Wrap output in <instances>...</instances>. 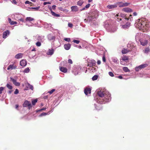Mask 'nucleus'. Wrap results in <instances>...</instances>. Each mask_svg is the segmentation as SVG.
<instances>
[{
    "label": "nucleus",
    "mask_w": 150,
    "mask_h": 150,
    "mask_svg": "<svg viewBox=\"0 0 150 150\" xmlns=\"http://www.w3.org/2000/svg\"><path fill=\"white\" fill-rule=\"evenodd\" d=\"M149 25L148 22L145 21L144 20L142 19L139 20L138 23V28L140 30H142L143 32L144 30L147 31L149 28Z\"/></svg>",
    "instance_id": "f257e3e1"
},
{
    "label": "nucleus",
    "mask_w": 150,
    "mask_h": 150,
    "mask_svg": "<svg viewBox=\"0 0 150 150\" xmlns=\"http://www.w3.org/2000/svg\"><path fill=\"white\" fill-rule=\"evenodd\" d=\"M110 94L108 92H106L102 99H100L97 102L99 104H102L108 102L111 100Z\"/></svg>",
    "instance_id": "f03ea898"
},
{
    "label": "nucleus",
    "mask_w": 150,
    "mask_h": 150,
    "mask_svg": "<svg viewBox=\"0 0 150 150\" xmlns=\"http://www.w3.org/2000/svg\"><path fill=\"white\" fill-rule=\"evenodd\" d=\"M129 58L128 57L126 56H124L123 57L122 59L120 60V64L123 65H125L126 64L125 62H127V61L128 60Z\"/></svg>",
    "instance_id": "7ed1b4c3"
},
{
    "label": "nucleus",
    "mask_w": 150,
    "mask_h": 150,
    "mask_svg": "<svg viewBox=\"0 0 150 150\" xmlns=\"http://www.w3.org/2000/svg\"><path fill=\"white\" fill-rule=\"evenodd\" d=\"M105 93L106 92H105V91H98L97 93L99 97L97 98V101H98V100H99L100 99L103 98Z\"/></svg>",
    "instance_id": "20e7f679"
},
{
    "label": "nucleus",
    "mask_w": 150,
    "mask_h": 150,
    "mask_svg": "<svg viewBox=\"0 0 150 150\" xmlns=\"http://www.w3.org/2000/svg\"><path fill=\"white\" fill-rule=\"evenodd\" d=\"M148 66V64H141L138 67H136L135 68V70L137 71H138L139 70L146 67Z\"/></svg>",
    "instance_id": "39448f33"
},
{
    "label": "nucleus",
    "mask_w": 150,
    "mask_h": 150,
    "mask_svg": "<svg viewBox=\"0 0 150 150\" xmlns=\"http://www.w3.org/2000/svg\"><path fill=\"white\" fill-rule=\"evenodd\" d=\"M23 105L24 107H28L29 109H30L32 107L31 103L27 100H26L24 102Z\"/></svg>",
    "instance_id": "423d86ee"
},
{
    "label": "nucleus",
    "mask_w": 150,
    "mask_h": 150,
    "mask_svg": "<svg viewBox=\"0 0 150 150\" xmlns=\"http://www.w3.org/2000/svg\"><path fill=\"white\" fill-rule=\"evenodd\" d=\"M117 4L119 5V7H122L128 6L130 4L127 2L123 3L122 2H118Z\"/></svg>",
    "instance_id": "0eeeda50"
},
{
    "label": "nucleus",
    "mask_w": 150,
    "mask_h": 150,
    "mask_svg": "<svg viewBox=\"0 0 150 150\" xmlns=\"http://www.w3.org/2000/svg\"><path fill=\"white\" fill-rule=\"evenodd\" d=\"M101 104H95V108L98 111H99L102 110L103 107Z\"/></svg>",
    "instance_id": "6e6552de"
},
{
    "label": "nucleus",
    "mask_w": 150,
    "mask_h": 150,
    "mask_svg": "<svg viewBox=\"0 0 150 150\" xmlns=\"http://www.w3.org/2000/svg\"><path fill=\"white\" fill-rule=\"evenodd\" d=\"M11 80L12 81L13 84H14L16 86H19L20 85V83L19 82H17L16 80L13 79L12 78H10Z\"/></svg>",
    "instance_id": "1a4fd4ad"
},
{
    "label": "nucleus",
    "mask_w": 150,
    "mask_h": 150,
    "mask_svg": "<svg viewBox=\"0 0 150 150\" xmlns=\"http://www.w3.org/2000/svg\"><path fill=\"white\" fill-rule=\"evenodd\" d=\"M91 89L89 88H86L84 91V93L86 95H88V94L91 93Z\"/></svg>",
    "instance_id": "9d476101"
},
{
    "label": "nucleus",
    "mask_w": 150,
    "mask_h": 150,
    "mask_svg": "<svg viewBox=\"0 0 150 150\" xmlns=\"http://www.w3.org/2000/svg\"><path fill=\"white\" fill-rule=\"evenodd\" d=\"M72 11L76 12L78 11V8L77 6H73L71 7Z\"/></svg>",
    "instance_id": "9b49d317"
},
{
    "label": "nucleus",
    "mask_w": 150,
    "mask_h": 150,
    "mask_svg": "<svg viewBox=\"0 0 150 150\" xmlns=\"http://www.w3.org/2000/svg\"><path fill=\"white\" fill-rule=\"evenodd\" d=\"M26 64V62L25 60H22L20 62V64L22 66H25Z\"/></svg>",
    "instance_id": "f8f14e48"
},
{
    "label": "nucleus",
    "mask_w": 150,
    "mask_h": 150,
    "mask_svg": "<svg viewBox=\"0 0 150 150\" xmlns=\"http://www.w3.org/2000/svg\"><path fill=\"white\" fill-rule=\"evenodd\" d=\"M71 47V44H70L69 43L65 44L64 45V48L66 50H69L70 49Z\"/></svg>",
    "instance_id": "ddd939ff"
},
{
    "label": "nucleus",
    "mask_w": 150,
    "mask_h": 150,
    "mask_svg": "<svg viewBox=\"0 0 150 150\" xmlns=\"http://www.w3.org/2000/svg\"><path fill=\"white\" fill-rule=\"evenodd\" d=\"M17 68V66H14L13 64L10 65L7 68V70H8L10 69H15Z\"/></svg>",
    "instance_id": "4468645a"
},
{
    "label": "nucleus",
    "mask_w": 150,
    "mask_h": 150,
    "mask_svg": "<svg viewBox=\"0 0 150 150\" xmlns=\"http://www.w3.org/2000/svg\"><path fill=\"white\" fill-rule=\"evenodd\" d=\"M23 56V54L22 53H19L16 54L15 56V58L18 59L21 58Z\"/></svg>",
    "instance_id": "2eb2a0df"
},
{
    "label": "nucleus",
    "mask_w": 150,
    "mask_h": 150,
    "mask_svg": "<svg viewBox=\"0 0 150 150\" xmlns=\"http://www.w3.org/2000/svg\"><path fill=\"white\" fill-rule=\"evenodd\" d=\"M122 11L126 12H131L132 11V10L128 8H125L122 9Z\"/></svg>",
    "instance_id": "dca6fc26"
},
{
    "label": "nucleus",
    "mask_w": 150,
    "mask_h": 150,
    "mask_svg": "<svg viewBox=\"0 0 150 150\" xmlns=\"http://www.w3.org/2000/svg\"><path fill=\"white\" fill-rule=\"evenodd\" d=\"M9 32L8 30H7L3 32V38H6V37L7 34H8Z\"/></svg>",
    "instance_id": "f3484780"
},
{
    "label": "nucleus",
    "mask_w": 150,
    "mask_h": 150,
    "mask_svg": "<svg viewBox=\"0 0 150 150\" xmlns=\"http://www.w3.org/2000/svg\"><path fill=\"white\" fill-rule=\"evenodd\" d=\"M141 44L143 46H145L148 43V41L147 40H142L140 41Z\"/></svg>",
    "instance_id": "a211bd4d"
},
{
    "label": "nucleus",
    "mask_w": 150,
    "mask_h": 150,
    "mask_svg": "<svg viewBox=\"0 0 150 150\" xmlns=\"http://www.w3.org/2000/svg\"><path fill=\"white\" fill-rule=\"evenodd\" d=\"M8 20L9 23L11 25L16 24L17 23V22L16 21H12L11 19L10 18H8Z\"/></svg>",
    "instance_id": "6ab92c4d"
},
{
    "label": "nucleus",
    "mask_w": 150,
    "mask_h": 150,
    "mask_svg": "<svg viewBox=\"0 0 150 150\" xmlns=\"http://www.w3.org/2000/svg\"><path fill=\"white\" fill-rule=\"evenodd\" d=\"M131 51V50H127L124 48L122 50V53L123 54H125Z\"/></svg>",
    "instance_id": "aec40b11"
},
{
    "label": "nucleus",
    "mask_w": 150,
    "mask_h": 150,
    "mask_svg": "<svg viewBox=\"0 0 150 150\" xmlns=\"http://www.w3.org/2000/svg\"><path fill=\"white\" fill-rule=\"evenodd\" d=\"M26 87L30 89L33 90V86L28 83H27L26 85Z\"/></svg>",
    "instance_id": "412c9836"
},
{
    "label": "nucleus",
    "mask_w": 150,
    "mask_h": 150,
    "mask_svg": "<svg viewBox=\"0 0 150 150\" xmlns=\"http://www.w3.org/2000/svg\"><path fill=\"white\" fill-rule=\"evenodd\" d=\"M54 52V50L53 49H49L47 54L48 55H52L53 54Z\"/></svg>",
    "instance_id": "4be33fe9"
},
{
    "label": "nucleus",
    "mask_w": 150,
    "mask_h": 150,
    "mask_svg": "<svg viewBox=\"0 0 150 150\" xmlns=\"http://www.w3.org/2000/svg\"><path fill=\"white\" fill-rule=\"evenodd\" d=\"M122 28L124 29H127L129 27L130 23H126V24L122 25Z\"/></svg>",
    "instance_id": "5701e85b"
},
{
    "label": "nucleus",
    "mask_w": 150,
    "mask_h": 150,
    "mask_svg": "<svg viewBox=\"0 0 150 150\" xmlns=\"http://www.w3.org/2000/svg\"><path fill=\"white\" fill-rule=\"evenodd\" d=\"M60 70L61 71L64 73H66L67 71V68L62 67H60Z\"/></svg>",
    "instance_id": "b1692460"
},
{
    "label": "nucleus",
    "mask_w": 150,
    "mask_h": 150,
    "mask_svg": "<svg viewBox=\"0 0 150 150\" xmlns=\"http://www.w3.org/2000/svg\"><path fill=\"white\" fill-rule=\"evenodd\" d=\"M108 8H109V9H111V8H115L117 7V6L115 5H108L107 6Z\"/></svg>",
    "instance_id": "393cba45"
},
{
    "label": "nucleus",
    "mask_w": 150,
    "mask_h": 150,
    "mask_svg": "<svg viewBox=\"0 0 150 150\" xmlns=\"http://www.w3.org/2000/svg\"><path fill=\"white\" fill-rule=\"evenodd\" d=\"M51 13L52 16L55 17H59L60 16V15L59 14L56 13L55 12L53 11H51Z\"/></svg>",
    "instance_id": "a878e982"
},
{
    "label": "nucleus",
    "mask_w": 150,
    "mask_h": 150,
    "mask_svg": "<svg viewBox=\"0 0 150 150\" xmlns=\"http://www.w3.org/2000/svg\"><path fill=\"white\" fill-rule=\"evenodd\" d=\"M34 20L33 18H31L30 17H27L25 19V20L26 21H32Z\"/></svg>",
    "instance_id": "bb28decb"
},
{
    "label": "nucleus",
    "mask_w": 150,
    "mask_h": 150,
    "mask_svg": "<svg viewBox=\"0 0 150 150\" xmlns=\"http://www.w3.org/2000/svg\"><path fill=\"white\" fill-rule=\"evenodd\" d=\"M123 70L125 72H129L130 70L127 67H124L123 68Z\"/></svg>",
    "instance_id": "cd10ccee"
},
{
    "label": "nucleus",
    "mask_w": 150,
    "mask_h": 150,
    "mask_svg": "<svg viewBox=\"0 0 150 150\" xmlns=\"http://www.w3.org/2000/svg\"><path fill=\"white\" fill-rule=\"evenodd\" d=\"M83 3V1L82 0H79L77 2V4L80 6H81Z\"/></svg>",
    "instance_id": "c85d7f7f"
},
{
    "label": "nucleus",
    "mask_w": 150,
    "mask_h": 150,
    "mask_svg": "<svg viewBox=\"0 0 150 150\" xmlns=\"http://www.w3.org/2000/svg\"><path fill=\"white\" fill-rule=\"evenodd\" d=\"M6 86L9 89H12L13 88L12 86L10 84L7 83L6 85Z\"/></svg>",
    "instance_id": "c756f323"
},
{
    "label": "nucleus",
    "mask_w": 150,
    "mask_h": 150,
    "mask_svg": "<svg viewBox=\"0 0 150 150\" xmlns=\"http://www.w3.org/2000/svg\"><path fill=\"white\" fill-rule=\"evenodd\" d=\"M98 75H96L93 76L92 78V79L93 81H95L97 80L98 78Z\"/></svg>",
    "instance_id": "7c9ffc66"
},
{
    "label": "nucleus",
    "mask_w": 150,
    "mask_h": 150,
    "mask_svg": "<svg viewBox=\"0 0 150 150\" xmlns=\"http://www.w3.org/2000/svg\"><path fill=\"white\" fill-rule=\"evenodd\" d=\"M38 100L37 99L33 100H32V104L33 105H35L36 103L37 102Z\"/></svg>",
    "instance_id": "2f4dec72"
},
{
    "label": "nucleus",
    "mask_w": 150,
    "mask_h": 150,
    "mask_svg": "<svg viewBox=\"0 0 150 150\" xmlns=\"http://www.w3.org/2000/svg\"><path fill=\"white\" fill-rule=\"evenodd\" d=\"M58 9L59 10H60L62 11L63 12L64 11H68V10L66 9H64L63 8L61 7H59L58 8Z\"/></svg>",
    "instance_id": "473e14b6"
},
{
    "label": "nucleus",
    "mask_w": 150,
    "mask_h": 150,
    "mask_svg": "<svg viewBox=\"0 0 150 150\" xmlns=\"http://www.w3.org/2000/svg\"><path fill=\"white\" fill-rule=\"evenodd\" d=\"M30 69L28 67L25 69L23 71V72L27 73H28L30 71Z\"/></svg>",
    "instance_id": "72a5a7b5"
},
{
    "label": "nucleus",
    "mask_w": 150,
    "mask_h": 150,
    "mask_svg": "<svg viewBox=\"0 0 150 150\" xmlns=\"http://www.w3.org/2000/svg\"><path fill=\"white\" fill-rule=\"evenodd\" d=\"M112 61L114 62L117 63L118 62V60L116 58H115L112 59Z\"/></svg>",
    "instance_id": "f704fd0d"
},
{
    "label": "nucleus",
    "mask_w": 150,
    "mask_h": 150,
    "mask_svg": "<svg viewBox=\"0 0 150 150\" xmlns=\"http://www.w3.org/2000/svg\"><path fill=\"white\" fill-rule=\"evenodd\" d=\"M90 64L92 66H95L96 65V62L94 60L92 61L91 63Z\"/></svg>",
    "instance_id": "c9c22d12"
},
{
    "label": "nucleus",
    "mask_w": 150,
    "mask_h": 150,
    "mask_svg": "<svg viewBox=\"0 0 150 150\" xmlns=\"http://www.w3.org/2000/svg\"><path fill=\"white\" fill-rule=\"evenodd\" d=\"M64 40L66 41H67L68 42H70V41H71V40L70 38H64Z\"/></svg>",
    "instance_id": "e433bc0d"
},
{
    "label": "nucleus",
    "mask_w": 150,
    "mask_h": 150,
    "mask_svg": "<svg viewBox=\"0 0 150 150\" xmlns=\"http://www.w3.org/2000/svg\"><path fill=\"white\" fill-rule=\"evenodd\" d=\"M73 42L74 43H76L77 44H78L79 43V42H80V41L79 40H73Z\"/></svg>",
    "instance_id": "4c0bfd02"
},
{
    "label": "nucleus",
    "mask_w": 150,
    "mask_h": 150,
    "mask_svg": "<svg viewBox=\"0 0 150 150\" xmlns=\"http://www.w3.org/2000/svg\"><path fill=\"white\" fill-rule=\"evenodd\" d=\"M55 89H52L50 91H49L48 92V93H49L51 94L53 93V92L55 91Z\"/></svg>",
    "instance_id": "58836bf2"
},
{
    "label": "nucleus",
    "mask_w": 150,
    "mask_h": 150,
    "mask_svg": "<svg viewBox=\"0 0 150 150\" xmlns=\"http://www.w3.org/2000/svg\"><path fill=\"white\" fill-rule=\"evenodd\" d=\"M109 74L110 76L111 77H113L114 76V75L113 73L112 72L110 71L108 73Z\"/></svg>",
    "instance_id": "ea45409f"
},
{
    "label": "nucleus",
    "mask_w": 150,
    "mask_h": 150,
    "mask_svg": "<svg viewBox=\"0 0 150 150\" xmlns=\"http://www.w3.org/2000/svg\"><path fill=\"white\" fill-rule=\"evenodd\" d=\"M36 45H37V46H38V47H40L41 45V43L39 42H36Z\"/></svg>",
    "instance_id": "a19ab883"
},
{
    "label": "nucleus",
    "mask_w": 150,
    "mask_h": 150,
    "mask_svg": "<svg viewBox=\"0 0 150 150\" xmlns=\"http://www.w3.org/2000/svg\"><path fill=\"white\" fill-rule=\"evenodd\" d=\"M4 89V88L3 87H0V94L2 93V91Z\"/></svg>",
    "instance_id": "79ce46f5"
},
{
    "label": "nucleus",
    "mask_w": 150,
    "mask_h": 150,
    "mask_svg": "<svg viewBox=\"0 0 150 150\" xmlns=\"http://www.w3.org/2000/svg\"><path fill=\"white\" fill-rule=\"evenodd\" d=\"M19 93L18 90L17 89H16L14 92V93L15 94H17Z\"/></svg>",
    "instance_id": "37998d69"
},
{
    "label": "nucleus",
    "mask_w": 150,
    "mask_h": 150,
    "mask_svg": "<svg viewBox=\"0 0 150 150\" xmlns=\"http://www.w3.org/2000/svg\"><path fill=\"white\" fill-rule=\"evenodd\" d=\"M40 8V6H38V7H32L31 8L32 9H35V10H38V9Z\"/></svg>",
    "instance_id": "c03bdc74"
},
{
    "label": "nucleus",
    "mask_w": 150,
    "mask_h": 150,
    "mask_svg": "<svg viewBox=\"0 0 150 150\" xmlns=\"http://www.w3.org/2000/svg\"><path fill=\"white\" fill-rule=\"evenodd\" d=\"M149 51V49L148 48H146L145 50V53H147Z\"/></svg>",
    "instance_id": "a18cd8bd"
},
{
    "label": "nucleus",
    "mask_w": 150,
    "mask_h": 150,
    "mask_svg": "<svg viewBox=\"0 0 150 150\" xmlns=\"http://www.w3.org/2000/svg\"><path fill=\"white\" fill-rule=\"evenodd\" d=\"M51 4V2H44L43 5H46L47 4Z\"/></svg>",
    "instance_id": "49530a36"
},
{
    "label": "nucleus",
    "mask_w": 150,
    "mask_h": 150,
    "mask_svg": "<svg viewBox=\"0 0 150 150\" xmlns=\"http://www.w3.org/2000/svg\"><path fill=\"white\" fill-rule=\"evenodd\" d=\"M92 17L91 16H89L88 18V20H89V21H92Z\"/></svg>",
    "instance_id": "de8ad7c7"
},
{
    "label": "nucleus",
    "mask_w": 150,
    "mask_h": 150,
    "mask_svg": "<svg viewBox=\"0 0 150 150\" xmlns=\"http://www.w3.org/2000/svg\"><path fill=\"white\" fill-rule=\"evenodd\" d=\"M90 6V4H87L85 6V7L86 8V9H87Z\"/></svg>",
    "instance_id": "09e8293b"
},
{
    "label": "nucleus",
    "mask_w": 150,
    "mask_h": 150,
    "mask_svg": "<svg viewBox=\"0 0 150 150\" xmlns=\"http://www.w3.org/2000/svg\"><path fill=\"white\" fill-rule=\"evenodd\" d=\"M47 115V113L45 112H42L40 115V116H42L45 115Z\"/></svg>",
    "instance_id": "8fccbe9b"
},
{
    "label": "nucleus",
    "mask_w": 150,
    "mask_h": 150,
    "mask_svg": "<svg viewBox=\"0 0 150 150\" xmlns=\"http://www.w3.org/2000/svg\"><path fill=\"white\" fill-rule=\"evenodd\" d=\"M68 63L70 64H72V60L71 59H69L68 60Z\"/></svg>",
    "instance_id": "3c124183"
},
{
    "label": "nucleus",
    "mask_w": 150,
    "mask_h": 150,
    "mask_svg": "<svg viewBox=\"0 0 150 150\" xmlns=\"http://www.w3.org/2000/svg\"><path fill=\"white\" fill-rule=\"evenodd\" d=\"M68 25L69 27H71V28H72L73 26V25L71 23H69L68 24Z\"/></svg>",
    "instance_id": "603ef678"
},
{
    "label": "nucleus",
    "mask_w": 150,
    "mask_h": 150,
    "mask_svg": "<svg viewBox=\"0 0 150 150\" xmlns=\"http://www.w3.org/2000/svg\"><path fill=\"white\" fill-rule=\"evenodd\" d=\"M103 61V62H105L106 61V59L105 57L104 56L102 58Z\"/></svg>",
    "instance_id": "864d4df0"
},
{
    "label": "nucleus",
    "mask_w": 150,
    "mask_h": 150,
    "mask_svg": "<svg viewBox=\"0 0 150 150\" xmlns=\"http://www.w3.org/2000/svg\"><path fill=\"white\" fill-rule=\"evenodd\" d=\"M120 16L122 17H125V14H120Z\"/></svg>",
    "instance_id": "5fc2aeb1"
},
{
    "label": "nucleus",
    "mask_w": 150,
    "mask_h": 150,
    "mask_svg": "<svg viewBox=\"0 0 150 150\" xmlns=\"http://www.w3.org/2000/svg\"><path fill=\"white\" fill-rule=\"evenodd\" d=\"M31 3H32L31 2H30L28 1H27L25 2V4H30Z\"/></svg>",
    "instance_id": "6e6d98bb"
},
{
    "label": "nucleus",
    "mask_w": 150,
    "mask_h": 150,
    "mask_svg": "<svg viewBox=\"0 0 150 150\" xmlns=\"http://www.w3.org/2000/svg\"><path fill=\"white\" fill-rule=\"evenodd\" d=\"M56 6L54 5L52 6V8L53 10H55L56 9Z\"/></svg>",
    "instance_id": "4d7b16f0"
},
{
    "label": "nucleus",
    "mask_w": 150,
    "mask_h": 150,
    "mask_svg": "<svg viewBox=\"0 0 150 150\" xmlns=\"http://www.w3.org/2000/svg\"><path fill=\"white\" fill-rule=\"evenodd\" d=\"M48 7L49 8V9H50V11H51H51H52V8H51V7L50 6H48Z\"/></svg>",
    "instance_id": "13d9d810"
},
{
    "label": "nucleus",
    "mask_w": 150,
    "mask_h": 150,
    "mask_svg": "<svg viewBox=\"0 0 150 150\" xmlns=\"http://www.w3.org/2000/svg\"><path fill=\"white\" fill-rule=\"evenodd\" d=\"M12 3L13 4H16L17 2L15 0H13L12 1Z\"/></svg>",
    "instance_id": "bf43d9fd"
},
{
    "label": "nucleus",
    "mask_w": 150,
    "mask_h": 150,
    "mask_svg": "<svg viewBox=\"0 0 150 150\" xmlns=\"http://www.w3.org/2000/svg\"><path fill=\"white\" fill-rule=\"evenodd\" d=\"M97 63L99 65L101 63V62L100 60H98L97 62Z\"/></svg>",
    "instance_id": "052dcab7"
},
{
    "label": "nucleus",
    "mask_w": 150,
    "mask_h": 150,
    "mask_svg": "<svg viewBox=\"0 0 150 150\" xmlns=\"http://www.w3.org/2000/svg\"><path fill=\"white\" fill-rule=\"evenodd\" d=\"M117 77H118V78H119V79H122L123 78L122 77V76H118Z\"/></svg>",
    "instance_id": "680f3d73"
},
{
    "label": "nucleus",
    "mask_w": 150,
    "mask_h": 150,
    "mask_svg": "<svg viewBox=\"0 0 150 150\" xmlns=\"http://www.w3.org/2000/svg\"><path fill=\"white\" fill-rule=\"evenodd\" d=\"M86 8L85 7H84L82 9H81L80 10V11H83V10H85L86 9Z\"/></svg>",
    "instance_id": "e2e57ef3"
},
{
    "label": "nucleus",
    "mask_w": 150,
    "mask_h": 150,
    "mask_svg": "<svg viewBox=\"0 0 150 150\" xmlns=\"http://www.w3.org/2000/svg\"><path fill=\"white\" fill-rule=\"evenodd\" d=\"M133 15L134 16H136L137 15V13L135 12H134L133 13Z\"/></svg>",
    "instance_id": "0e129e2a"
},
{
    "label": "nucleus",
    "mask_w": 150,
    "mask_h": 150,
    "mask_svg": "<svg viewBox=\"0 0 150 150\" xmlns=\"http://www.w3.org/2000/svg\"><path fill=\"white\" fill-rule=\"evenodd\" d=\"M19 20L23 22L24 21L23 19V18H21Z\"/></svg>",
    "instance_id": "69168bd1"
},
{
    "label": "nucleus",
    "mask_w": 150,
    "mask_h": 150,
    "mask_svg": "<svg viewBox=\"0 0 150 150\" xmlns=\"http://www.w3.org/2000/svg\"><path fill=\"white\" fill-rule=\"evenodd\" d=\"M45 109H46V108H43L41 109V110H40V111H42V110H45Z\"/></svg>",
    "instance_id": "338daca9"
},
{
    "label": "nucleus",
    "mask_w": 150,
    "mask_h": 150,
    "mask_svg": "<svg viewBox=\"0 0 150 150\" xmlns=\"http://www.w3.org/2000/svg\"><path fill=\"white\" fill-rule=\"evenodd\" d=\"M18 107V105H16V108H17Z\"/></svg>",
    "instance_id": "774afa93"
}]
</instances>
